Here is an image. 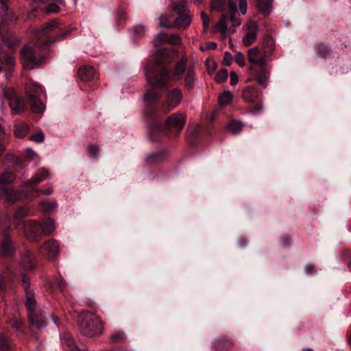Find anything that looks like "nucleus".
<instances>
[{"label":"nucleus","mask_w":351,"mask_h":351,"mask_svg":"<svg viewBox=\"0 0 351 351\" xmlns=\"http://www.w3.org/2000/svg\"><path fill=\"white\" fill-rule=\"evenodd\" d=\"M273 0H258L256 6L258 9L265 15H268L272 10Z\"/></svg>","instance_id":"b1692460"},{"label":"nucleus","mask_w":351,"mask_h":351,"mask_svg":"<svg viewBox=\"0 0 351 351\" xmlns=\"http://www.w3.org/2000/svg\"><path fill=\"white\" fill-rule=\"evenodd\" d=\"M34 90H27V94L29 98L32 110L34 112L40 113L45 110V106L38 99V95L43 91L42 87L38 84H33Z\"/></svg>","instance_id":"1a4fd4ad"},{"label":"nucleus","mask_w":351,"mask_h":351,"mask_svg":"<svg viewBox=\"0 0 351 351\" xmlns=\"http://www.w3.org/2000/svg\"><path fill=\"white\" fill-rule=\"evenodd\" d=\"M58 25V21L56 19H52L48 23L41 25L40 27L34 29V33L39 35H46L49 32L56 28Z\"/></svg>","instance_id":"a211bd4d"},{"label":"nucleus","mask_w":351,"mask_h":351,"mask_svg":"<svg viewBox=\"0 0 351 351\" xmlns=\"http://www.w3.org/2000/svg\"><path fill=\"white\" fill-rule=\"evenodd\" d=\"M206 66L208 72L212 74L216 69V63L213 59H207L206 60Z\"/></svg>","instance_id":"ea45409f"},{"label":"nucleus","mask_w":351,"mask_h":351,"mask_svg":"<svg viewBox=\"0 0 351 351\" xmlns=\"http://www.w3.org/2000/svg\"><path fill=\"white\" fill-rule=\"evenodd\" d=\"M77 324L81 332L86 337H95L101 335L104 329L99 317L95 313L86 312L77 317Z\"/></svg>","instance_id":"7ed1b4c3"},{"label":"nucleus","mask_w":351,"mask_h":351,"mask_svg":"<svg viewBox=\"0 0 351 351\" xmlns=\"http://www.w3.org/2000/svg\"><path fill=\"white\" fill-rule=\"evenodd\" d=\"M22 326V322L21 320L16 319L12 322V326L15 328L16 330H21Z\"/></svg>","instance_id":"4d7b16f0"},{"label":"nucleus","mask_w":351,"mask_h":351,"mask_svg":"<svg viewBox=\"0 0 351 351\" xmlns=\"http://www.w3.org/2000/svg\"><path fill=\"white\" fill-rule=\"evenodd\" d=\"M234 60L239 66H243L245 65V58L241 52H237L236 53Z\"/></svg>","instance_id":"79ce46f5"},{"label":"nucleus","mask_w":351,"mask_h":351,"mask_svg":"<svg viewBox=\"0 0 351 351\" xmlns=\"http://www.w3.org/2000/svg\"><path fill=\"white\" fill-rule=\"evenodd\" d=\"M242 241H243V239H240V240H239V244H240L241 247H244V246H245V243H246V242H245V243L243 244V243H241Z\"/></svg>","instance_id":"0e129e2a"},{"label":"nucleus","mask_w":351,"mask_h":351,"mask_svg":"<svg viewBox=\"0 0 351 351\" xmlns=\"http://www.w3.org/2000/svg\"><path fill=\"white\" fill-rule=\"evenodd\" d=\"M265 55H262L257 47H252L247 51V58L250 62L258 66L261 69H265L267 60Z\"/></svg>","instance_id":"ddd939ff"},{"label":"nucleus","mask_w":351,"mask_h":351,"mask_svg":"<svg viewBox=\"0 0 351 351\" xmlns=\"http://www.w3.org/2000/svg\"><path fill=\"white\" fill-rule=\"evenodd\" d=\"M23 267L25 269H32L34 265V257L33 254L29 251H25L21 257Z\"/></svg>","instance_id":"5701e85b"},{"label":"nucleus","mask_w":351,"mask_h":351,"mask_svg":"<svg viewBox=\"0 0 351 351\" xmlns=\"http://www.w3.org/2000/svg\"><path fill=\"white\" fill-rule=\"evenodd\" d=\"M124 334L121 332H117L111 336V339L113 341L117 342L123 339Z\"/></svg>","instance_id":"5fc2aeb1"},{"label":"nucleus","mask_w":351,"mask_h":351,"mask_svg":"<svg viewBox=\"0 0 351 351\" xmlns=\"http://www.w3.org/2000/svg\"><path fill=\"white\" fill-rule=\"evenodd\" d=\"M27 300L26 306L29 313V320L32 324L40 328L47 325L45 317L40 312H38L35 308V299L29 288H25Z\"/></svg>","instance_id":"39448f33"},{"label":"nucleus","mask_w":351,"mask_h":351,"mask_svg":"<svg viewBox=\"0 0 351 351\" xmlns=\"http://www.w3.org/2000/svg\"><path fill=\"white\" fill-rule=\"evenodd\" d=\"M40 193H43V194L48 195L52 193V189H47L43 191L35 189L33 190L32 191H26L25 193L8 190L6 191V197L9 202H14L16 200L21 199L22 197H24L27 201H31L34 199L35 197L39 196Z\"/></svg>","instance_id":"6e6552de"},{"label":"nucleus","mask_w":351,"mask_h":351,"mask_svg":"<svg viewBox=\"0 0 351 351\" xmlns=\"http://www.w3.org/2000/svg\"><path fill=\"white\" fill-rule=\"evenodd\" d=\"M62 343L67 348V351H81L71 337L62 339Z\"/></svg>","instance_id":"7c9ffc66"},{"label":"nucleus","mask_w":351,"mask_h":351,"mask_svg":"<svg viewBox=\"0 0 351 351\" xmlns=\"http://www.w3.org/2000/svg\"><path fill=\"white\" fill-rule=\"evenodd\" d=\"M77 73L82 81L87 82L94 77L95 69L93 66H84L79 69Z\"/></svg>","instance_id":"6ab92c4d"},{"label":"nucleus","mask_w":351,"mask_h":351,"mask_svg":"<svg viewBox=\"0 0 351 351\" xmlns=\"http://www.w3.org/2000/svg\"><path fill=\"white\" fill-rule=\"evenodd\" d=\"M3 97L9 101V105L13 114L23 112L25 104L23 98L17 96L12 89H3Z\"/></svg>","instance_id":"0eeeda50"},{"label":"nucleus","mask_w":351,"mask_h":351,"mask_svg":"<svg viewBox=\"0 0 351 351\" xmlns=\"http://www.w3.org/2000/svg\"><path fill=\"white\" fill-rule=\"evenodd\" d=\"M45 135L43 132H39L36 133L35 134L31 136L30 138L36 142V143H40L44 140Z\"/></svg>","instance_id":"de8ad7c7"},{"label":"nucleus","mask_w":351,"mask_h":351,"mask_svg":"<svg viewBox=\"0 0 351 351\" xmlns=\"http://www.w3.org/2000/svg\"><path fill=\"white\" fill-rule=\"evenodd\" d=\"M211 9L219 12L226 13L228 10V2L225 0H213L210 4Z\"/></svg>","instance_id":"bb28decb"},{"label":"nucleus","mask_w":351,"mask_h":351,"mask_svg":"<svg viewBox=\"0 0 351 351\" xmlns=\"http://www.w3.org/2000/svg\"><path fill=\"white\" fill-rule=\"evenodd\" d=\"M228 77V71L226 69H221L216 74L215 80L218 83L223 82Z\"/></svg>","instance_id":"e433bc0d"},{"label":"nucleus","mask_w":351,"mask_h":351,"mask_svg":"<svg viewBox=\"0 0 351 351\" xmlns=\"http://www.w3.org/2000/svg\"><path fill=\"white\" fill-rule=\"evenodd\" d=\"M47 44L42 46L38 43L32 45H27L21 51V62L25 69L31 70L40 65L43 58L39 56L38 51L41 48H45Z\"/></svg>","instance_id":"20e7f679"},{"label":"nucleus","mask_w":351,"mask_h":351,"mask_svg":"<svg viewBox=\"0 0 351 351\" xmlns=\"http://www.w3.org/2000/svg\"><path fill=\"white\" fill-rule=\"evenodd\" d=\"M168 36L164 32L158 34L153 39V44L155 47H158L161 45L167 43Z\"/></svg>","instance_id":"2f4dec72"},{"label":"nucleus","mask_w":351,"mask_h":351,"mask_svg":"<svg viewBox=\"0 0 351 351\" xmlns=\"http://www.w3.org/2000/svg\"><path fill=\"white\" fill-rule=\"evenodd\" d=\"M176 56V52L169 51L166 48L157 50L154 69L145 72L147 80L153 88L147 90L143 95V99L147 103H152L159 99V90L166 88L171 78L166 68Z\"/></svg>","instance_id":"f257e3e1"},{"label":"nucleus","mask_w":351,"mask_h":351,"mask_svg":"<svg viewBox=\"0 0 351 351\" xmlns=\"http://www.w3.org/2000/svg\"><path fill=\"white\" fill-rule=\"evenodd\" d=\"M0 351H12L9 338L5 335L0 337Z\"/></svg>","instance_id":"f704fd0d"},{"label":"nucleus","mask_w":351,"mask_h":351,"mask_svg":"<svg viewBox=\"0 0 351 351\" xmlns=\"http://www.w3.org/2000/svg\"><path fill=\"white\" fill-rule=\"evenodd\" d=\"M232 95L229 91L223 93L219 97V103L221 106H225L231 103Z\"/></svg>","instance_id":"72a5a7b5"},{"label":"nucleus","mask_w":351,"mask_h":351,"mask_svg":"<svg viewBox=\"0 0 351 351\" xmlns=\"http://www.w3.org/2000/svg\"><path fill=\"white\" fill-rule=\"evenodd\" d=\"M263 53L265 56L271 54L275 49V41L269 36H267L263 40Z\"/></svg>","instance_id":"4be33fe9"},{"label":"nucleus","mask_w":351,"mask_h":351,"mask_svg":"<svg viewBox=\"0 0 351 351\" xmlns=\"http://www.w3.org/2000/svg\"><path fill=\"white\" fill-rule=\"evenodd\" d=\"M56 203L48 201H40L38 206L44 212H50L56 208Z\"/></svg>","instance_id":"473e14b6"},{"label":"nucleus","mask_w":351,"mask_h":351,"mask_svg":"<svg viewBox=\"0 0 351 351\" xmlns=\"http://www.w3.org/2000/svg\"><path fill=\"white\" fill-rule=\"evenodd\" d=\"M194 2L198 5L202 3V0H194Z\"/></svg>","instance_id":"69168bd1"},{"label":"nucleus","mask_w":351,"mask_h":351,"mask_svg":"<svg viewBox=\"0 0 351 351\" xmlns=\"http://www.w3.org/2000/svg\"><path fill=\"white\" fill-rule=\"evenodd\" d=\"M31 213L25 206L19 208L14 213V220L16 228H21L24 233L27 235L29 231V221L28 223H25L23 220V217L30 215Z\"/></svg>","instance_id":"f8f14e48"},{"label":"nucleus","mask_w":351,"mask_h":351,"mask_svg":"<svg viewBox=\"0 0 351 351\" xmlns=\"http://www.w3.org/2000/svg\"><path fill=\"white\" fill-rule=\"evenodd\" d=\"M89 155L92 158H96L99 152V147L97 145H90L88 149Z\"/></svg>","instance_id":"49530a36"},{"label":"nucleus","mask_w":351,"mask_h":351,"mask_svg":"<svg viewBox=\"0 0 351 351\" xmlns=\"http://www.w3.org/2000/svg\"><path fill=\"white\" fill-rule=\"evenodd\" d=\"M49 178V173L48 170L45 169H41L38 173L33 176L32 179L29 180L25 183V186L27 189V191H32L33 190H35L36 189H34V186Z\"/></svg>","instance_id":"2eb2a0df"},{"label":"nucleus","mask_w":351,"mask_h":351,"mask_svg":"<svg viewBox=\"0 0 351 351\" xmlns=\"http://www.w3.org/2000/svg\"><path fill=\"white\" fill-rule=\"evenodd\" d=\"M269 73L265 71V69H261V71L256 75V80L258 83L265 88L269 82Z\"/></svg>","instance_id":"c85d7f7f"},{"label":"nucleus","mask_w":351,"mask_h":351,"mask_svg":"<svg viewBox=\"0 0 351 351\" xmlns=\"http://www.w3.org/2000/svg\"><path fill=\"white\" fill-rule=\"evenodd\" d=\"M5 134V130L4 129L1 127V125H0V136H3Z\"/></svg>","instance_id":"e2e57ef3"},{"label":"nucleus","mask_w":351,"mask_h":351,"mask_svg":"<svg viewBox=\"0 0 351 351\" xmlns=\"http://www.w3.org/2000/svg\"><path fill=\"white\" fill-rule=\"evenodd\" d=\"M60 11V8L58 5H57L55 3H51L49 5L45 10L46 13L51 14V13H56Z\"/></svg>","instance_id":"09e8293b"},{"label":"nucleus","mask_w":351,"mask_h":351,"mask_svg":"<svg viewBox=\"0 0 351 351\" xmlns=\"http://www.w3.org/2000/svg\"><path fill=\"white\" fill-rule=\"evenodd\" d=\"M235 1L239 4L240 12L243 15L245 14L247 12V1L246 0H235Z\"/></svg>","instance_id":"c03bdc74"},{"label":"nucleus","mask_w":351,"mask_h":351,"mask_svg":"<svg viewBox=\"0 0 351 351\" xmlns=\"http://www.w3.org/2000/svg\"><path fill=\"white\" fill-rule=\"evenodd\" d=\"M36 155V154L33 150H31V149L27 150V156L29 158H33Z\"/></svg>","instance_id":"052dcab7"},{"label":"nucleus","mask_w":351,"mask_h":351,"mask_svg":"<svg viewBox=\"0 0 351 351\" xmlns=\"http://www.w3.org/2000/svg\"><path fill=\"white\" fill-rule=\"evenodd\" d=\"M15 250L14 244L9 236H5L2 243V251L5 255L10 256Z\"/></svg>","instance_id":"393cba45"},{"label":"nucleus","mask_w":351,"mask_h":351,"mask_svg":"<svg viewBox=\"0 0 351 351\" xmlns=\"http://www.w3.org/2000/svg\"><path fill=\"white\" fill-rule=\"evenodd\" d=\"M217 47V44L213 42H210L208 43V47L210 49H215Z\"/></svg>","instance_id":"680f3d73"},{"label":"nucleus","mask_w":351,"mask_h":351,"mask_svg":"<svg viewBox=\"0 0 351 351\" xmlns=\"http://www.w3.org/2000/svg\"><path fill=\"white\" fill-rule=\"evenodd\" d=\"M191 23V18L188 14H182L178 16L175 21V26L178 29H185Z\"/></svg>","instance_id":"a878e982"},{"label":"nucleus","mask_w":351,"mask_h":351,"mask_svg":"<svg viewBox=\"0 0 351 351\" xmlns=\"http://www.w3.org/2000/svg\"><path fill=\"white\" fill-rule=\"evenodd\" d=\"M228 10L230 13H223L219 22L215 25V30L221 33L223 38L235 32L236 27L240 26L241 20L236 16L237 4L232 0H228Z\"/></svg>","instance_id":"f03ea898"},{"label":"nucleus","mask_w":351,"mask_h":351,"mask_svg":"<svg viewBox=\"0 0 351 351\" xmlns=\"http://www.w3.org/2000/svg\"><path fill=\"white\" fill-rule=\"evenodd\" d=\"M159 23H160V26L164 27H172V24L169 23L168 17L165 14H162L159 17Z\"/></svg>","instance_id":"a19ab883"},{"label":"nucleus","mask_w":351,"mask_h":351,"mask_svg":"<svg viewBox=\"0 0 351 351\" xmlns=\"http://www.w3.org/2000/svg\"><path fill=\"white\" fill-rule=\"evenodd\" d=\"M56 229L54 220L48 217L42 220L41 223L30 222L29 231L27 237L34 239L38 235H49Z\"/></svg>","instance_id":"423d86ee"},{"label":"nucleus","mask_w":351,"mask_h":351,"mask_svg":"<svg viewBox=\"0 0 351 351\" xmlns=\"http://www.w3.org/2000/svg\"><path fill=\"white\" fill-rule=\"evenodd\" d=\"M259 93L253 87H246L242 92V97L247 102H254L258 99Z\"/></svg>","instance_id":"aec40b11"},{"label":"nucleus","mask_w":351,"mask_h":351,"mask_svg":"<svg viewBox=\"0 0 351 351\" xmlns=\"http://www.w3.org/2000/svg\"><path fill=\"white\" fill-rule=\"evenodd\" d=\"M230 345V343L226 341H218L215 343V351H227L226 348H223L224 345Z\"/></svg>","instance_id":"58836bf2"},{"label":"nucleus","mask_w":351,"mask_h":351,"mask_svg":"<svg viewBox=\"0 0 351 351\" xmlns=\"http://www.w3.org/2000/svg\"><path fill=\"white\" fill-rule=\"evenodd\" d=\"M322 47V45H319L317 47V53L321 56L324 57L329 51L330 49L328 48L323 49V50L321 49Z\"/></svg>","instance_id":"6e6d98bb"},{"label":"nucleus","mask_w":351,"mask_h":351,"mask_svg":"<svg viewBox=\"0 0 351 351\" xmlns=\"http://www.w3.org/2000/svg\"><path fill=\"white\" fill-rule=\"evenodd\" d=\"M232 58L231 54L228 51L225 52L224 55H223V64L226 65V66H230L232 63Z\"/></svg>","instance_id":"3c124183"},{"label":"nucleus","mask_w":351,"mask_h":351,"mask_svg":"<svg viewBox=\"0 0 351 351\" xmlns=\"http://www.w3.org/2000/svg\"><path fill=\"white\" fill-rule=\"evenodd\" d=\"M2 40L10 48L17 46L20 43V40L14 34H8L3 36Z\"/></svg>","instance_id":"cd10ccee"},{"label":"nucleus","mask_w":351,"mask_h":351,"mask_svg":"<svg viewBox=\"0 0 351 351\" xmlns=\"http://www.w3.org/2000/svg\"><path fill=\"white\" fill-rule=\"evenodd\" d=\"M43 250L49 259H53L59 252V245L56 240L50 239L44 244Z\"/></svg>","instance_id":"dca6fc26"},{"label":"nucleus","mask_w":351,"mask_h":351,"mask_svg":"<svg viewBox=\"0 0 351 351\" xmlns=\"http://www.w3.org/2000/svg\"><path fill=\"white\" fill-rule=\"evenodd\" d=\"M230 84L232 86H234L238 83L239 79L237 74L234 72H230Z\"/></svg>","instance_id":"864d4df0"},{"label":"nucleus","mask_w":351,"mask_h":351,"mask_svg":"<svg viewBox=\"0 0 351 351\" xmlns=\"http://www.w3.org/2000/svg\"><path fill=\"white\" fill-rule=\"evenodd\" d=\"M302 351H313V350H312L311 348H304L302 350Z\"/></svg>","instance_id":"774afa93"},{"label":"nucleus","mask_w":351,"mask_h":351,"mask_svg":"<svg viewBox=\"0 0 351 351\" xmlns=\"http://www.w3.org/2000/svg\"><path fill=\"white\" fill-rule=\"evenodd\" d=\"M242 128H243V123L241 122L236 121H230L227 125V128L232 134H237L242 130Z\"/></svg>","instance_id":"c9c22d12"},{"label":"nucleus","mask_w":351,"mask_h":351,"mask_svg":"<svg viewBox=\"0 0 351 351\" xmlns=\"http://www.w3.org/2000/svg\"><path fill=\"white\" fill-rule=\"evenodd\" d=\"M64 281L63 280H60L56 282V285L58 287V288L60 289L61 291H62L64 287Z\"/></svg>","instance_id":"bf43d9fd"},{"label":"nucleus","mask_w":351,"mask_h":351,"mask_svg":"<svg viewBox=\"0 0 351 351\" xmlns=\"http://www.w3.org/2000/svg\"><path fill=\"white\" fill-rule=\"evenodd\" d=\"M185 124V117L181 113H174L166 121V128L172 132H180Z\"/></svg>","instance_id":"9b49d317"},{"label":"nucleus","mask_w":351,"mask_h":351,"mask_svg":"<svg viewBox=\"0 0 351 351\" xmlns=\"http://www.w3.org/2000/svg\"><path fill=\"white\" fill-rule=\"evenodd\" d=\"M194 66H189L186 69L184 77V84L188 88H192L194 86L196 80V75L194 71Z\"/></svg>","instance_id":"412c9836"},{"label":"nucleus","mask_w":351,"mask_h":351,"mask_svg":"<svg viewBox=\"0 0 351 351\" xmlns=\"http://www.w3.org/2000/svg\"><path fill=\"white\" fill-rule=\"evenodd\" d=\"M313 269H314V265L312 264H308L305 267V271H306V273H307L308 274H311Z\"/></svg>","instance_id":"13d9d810"},{"label":"nucleus","mask_w":351,"mask_h":351,"mask_svg":"<svg viewBox=\"0 0 351 351\" xmlns=\"http://www.w3.org/2000/svg\"><path fill=\"white\" fill-rule=\"evenodd\" d=\"M166 99V104L161 108V111L164 113H167L179 105L182 99L181 90L178 88H175L169 91L167 95Z\"/></svg>","instance_id":"9d476101"},{"label":"nucleus","mask_w":351,"mask_h":351,"mask_svg":"<svg viewBox=\"0 0 351 351\" xmlns=\"http://www.w3.org/2000/svg\"><path fill=\"white\" fill-rule=\"evenodd\" d=\"M258 25L255 22L250 21L245 26V34L243 38V43L245 46L251 45L257 38Z\"/></svg>","instance_id":"4468645a"},{"label":"nucleus","mask_w":351,"mask_h":351,"mask_svg":"<svg viewBox=\"0 0 351 351\" xmlns=\"http://www.w3.org/2000/svg\"><path fill=\"white\" fill-rule=\"evenodd\" d=\"M188 62V59L186 56L182 57V58L176 63L173 73V77L180 80L182 78V75L184 71H186V64Z\"/></svg>","instance_id":"f3484780"},{"label":"nucleus","mask_w":351,"mask_h":351,"mask_svg":"<svg viewBox=\"0 0 351 351\" xmlns=\"http://www.w3.org/2000/svg\"><path fill=\"white\" fill-rule=\"evenodd\" d=\"M167 43H169L171 45H177L181 43V38L177 34H173L171 36H168Z\"/></svg>","instance_id":"a18cd8bd"},{"label":"nucleus","mask_w":351,"mask_h":351,"mask_svg":"<svg viewBox=\"0 0 351 351\" xmlns=\"http://www.w3.org/2000/svg\"><path fill=\"white\" fill-rule=\"evenodd\" d=\"M71 28L70 27H66L62 32L60 33L56 38L53 39V40H51L50 39H49V41L50 43L51 42H54L56 39H62V38H64L66 36H67L69 33L71 32Z\"/></svg>","instance_id":"8fccbe9b"},{"label":"nucleus","mask_w":351,"mask_h":351,"mask_svg":"<svg viewBox=\"0 0 351 351\" xmlns=\"http://www.w3.org/2000/svg\"><path fill=\"white\" fill-rule=\"evenodd\" d=\"M348 343L351 346V334L350 335V336L348 337Z\"/></svg>","instance_id":"338daca9"},{"label":"nucleus","mask_w":351,"mask_h":351,"mask_svg":"<svg viewBox=\"0 0 351 351\" xmlns=\"http://www.w3.org/2000/svg\"><path fill=\"white\" fill-rule=\"evenodd\" d=\"M145 28L143 25H137L134 28V33L137 36H142L144 33H145Z\"/></svg>","instance_id":"603ef678"},{"label":"nucleus","mask_w":351,"mask_h":351,"mask_svg":"<svg viewBox=\"0 0 351 351\" xmlns=\"http://www.w3.org/2000/svg\"><path fill=\"white\" fill-rule=\"evenodd\" d=\"M200 16L202 21L203 27L204 30L206 31L210 26V18L204 12H201Z\"/></svg>","instance_id":"4c0bfd02"},{"label":"nucleus","mask_w":351,"mask_h":351,"mask_svg":"<svg viewBox=\"0 0 351 351\" xmlns=\"http://www.w3.org/2000/svg\"><path fill=\"white\" fill-rule=\"evenodd\" d=\"M29 131V126L27 124H18L15 127L14 134L18 138L24 137Z\"/></svg>","instance_id":"c756f323"},{"label":"nucleus","mask_w":351,"mask_h":351,"mask_svg":"<svg viewBox=\"0 0 351 351\" xmlns=\"http://www.w3.org/2000/svg\"><path fill=\"white\" fill-rule=\"evenodd\" d=\"M263 108V103H258L254 107H253L252 109H250L249 112L251 114L256 115L262 112Z\"/></svg>","instance_id":"37998d69"}]
</instances>
